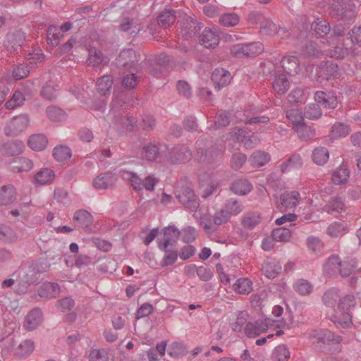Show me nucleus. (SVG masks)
<instances>
[{"label": "nucleus", "instance_id": "6e6552de", "mask_svg": "<svg viewBox=\"0 0 361 361\" xmlns=\"http://www.w3.org/2000/svg\"><path fill=\"white\" fill-rule=\"evenodd\" d=\"M178 23L180 24V33L183 37L185 39L192 38L195 36L201 29V23L197 22L190 16L183 14L180 16Z\"/></svg>", "mask_w": 361, "mask_h": 361}, {"label": "nucleus", "instance_id": "cd10ccee", "mask_svg": "<svg viewBox=\"0 0 361 361\" xmlns=\"http://www.w3.org/2000/svg\"><path fill=\"white\" fill-rule=\"evenodd\" d=\"M341 296L340 290L335 288H330L324 293L322 298L323 302L326 307H331L335 310V307H338V303Z\"/></svg>", "mask_w": 361, "mask_h": 361}, {"label": "nucleus", "instance_id": "79ce46f5", "mask_svg": "<svg viewBox=\"0 0 361 361\" xmlns=\"http://www.w3.org/2000/svg\"><path fill=\"white\" fill-rule=\"evenodd\" d=\"M35 349V343L32 340H25L22 341L16 349V355L20 358H24L29 356Z\"/></svg>", "mask_w": 361, "mask_h": 361}, {"label": "nucleus", "instance_id": "f8f14e48", "mask_svg": "<svg viewBox=\"0 0 361 361\" xmlns=\"http://www.w3.org/2000/svg\"><path fill=\"white\" fill-rule=\"evenodd\" d=\"M314 100L326 109H335L339 102L336 94L330 90L317 91L314 93Z\"/></svg>", "mask_w": 361, "mask_h": 361}, {"label": "nucleus", "instance_id": "7c9ffc66", "mask_svg": "<svg viewBox=\"0 0 361 361\" xmlns=\"http://www.w3.org/2000/svg\"><path fill=\"white\" fill-rule=\"evenodd\" d=\"M222 208L231 218L233 216L240 214L243 211L244 206L241 201L235 198H229L225 202Z\"/></svg>", "mask_w": 361, "mask_h": 361}, {"label": "nucleus", "instance_id": "a19ab883", "mask_svg": "<svg viewBox=\"0 0 361 361\" xmlns=\"http://www.w3.org/2000/svg\"><path fill=\"white\" fill-rule=\"evenodd\" d=\"M293 288L299 295H309L313 290V286L310 282L304 279H299L293 283Z\"/></svg>", "mask_w": 361, "mask_h": 361}, {"label": "nucleus", "instance_id": "393cba45", "mask_svg": "<svg viewBox=\"0 0 361 361\" xmlns=\"http://www.w3.org/2000/svg\"><path fill=\"white\" fill-rule=\"evenodd\" d=\"M38 281L37 272L35 269L29 267L26 270H21L20 274L19 283L23 288L21 293H25L27 286L35 283Z\"/></svg>", "mask_w": 361, "mask_h": 361}, {"label": "nucleus", "instance_id": "e433bc0d", "mask_svg": "<svg viewBox=\"0 0 361 361\" xmlns=\"http://www.w3.org/2000/svg\"><path fill=\"white\" fill-rule=\"evenodd\" d=\"M347 232V224L345 222H333L326 229L327 234L332 238H339Z\"/></svg>", "mask_w": 361, "mask_h": 361}, {"label": "nucleus", "instance_id": "39448f33", "mask_svg": "<svg viewBox=\"0 0 361 361\" xmlns=\"http://www.w3.org/2000/svg\"><path fill=\"white\" fill-rule=\"evenodd\" d=\"M286 325L285 320H272L271 318H266L264 321L258 320L247 323L245 326V333L248 337H256L269 327L285 328Z\"/></svg>", "mask_w": 361, "mask_h": 361}, {"label": "nucleus", "instance_id": "603ef678", "mask_svg": "<svg viewBox=\"0 0 361 361\" xmlns=\"http://www.w3.org/2000/svg\"><path fill=\"white\" fill-rule=\"evenodd\" d=\"M287 119L291 123L292 128L295 130V127L299 124H302L304 122V116L302 112L298 109H292L288 110L286 114Z\"/></svg>", "mask_w": 361, "mask_h": 361}, {"label": "nucleus", "instance_id": "4be33fe9", "mask_svg": "<svg viewBox=\"0 0 361 361\" xmlns=\"http://www.w3.org/2000/svg\"><path fill=\"white\" fill-rule=\"evenodd\" d=\"M60 294V288L58 283L47 282L39 288L38 295L40 298L51 299L58 297Z\"/></svg>", "mask_w": 361, "mask_h": 361}, {"label": "nucleus", "instance_id": "a211bd4d", "mask_svg": "<svg viewBox=\"0 0 361 361\" xmlns=\"http://www.w3.org/2000/svg\"><path fill=\"white\" fill-rule=\"evenodd\" d=\"M190 149L185 145H178L173 148L170 152V159L173 163L188 161L192 158Z\"/></svg>", "mask_w": 361, "mask_h": 361}, {"label": "nucleus", "instance_id": "bf43d9fd", "mask_svg": "<svg viewBox=\"0 0 361 361\" xmlns=\"http://www.w3.org/2000/svg\"><path fill=\"white\" fill-rule=\"evenodd\" d=\"M290 357V352L285 345H280L275 348L272 358L274 361H288Z\"/></svg>", "mask_w": 361, "mask_h": 361}, {"label": "nucleus", "instance_id": "9b49d317", "mask_svg": "<svg viewBox=\"0 0 361 361\" xmlns=\"http://www.w3.org/2000/svg\"><path fill=\"white\" fill-rule=\"evenodd\" d=\"M140 54L132 49L123 50L116 59L118 67L123 68L126 70L134 68L140 60Z\"/></svg>", "mask_w": 361, "mask_h": 361}, {"label": "nucleus", "instance_id": "f03ea898", "mask_svg": "<svg viewBox=\"0 0 361 361\" xmlns=\"http://www.w3.org/2000/svg\"><path fill=\"white\" fill-rule=\"evenodd\" d=\"M175 195L185 209L191 212H195L198 209L199 200L190 183L183 181L178 183Z\"/></svg>", "mask_w": 361, "mask_h": 361}, {"label": "nucleus", "instance_id": "09e8293b", "mask_svg": "<svg viewBox=\"0 0 361 361\" xmlns=\"http://www.w3.org/2000/svg\"><path fill=\"white\" fill-rule=\"evenodd\" d=\"M270 160V156L268 153L262 151H257L252 153L250 158L252 166L259 167L265 165Z\"/></svg>", "mask_w": 361, "mask_h": 361}, {"label": "nucleus", "instance_id": "0e129e2a", "mask_svg": "<svg viewBox=\"0 0 361 361\" xmlns=\"http://www.w3.org/2000/svg\"><path fill=\"white\" fill-rule=\"evenodd\" d=\"M188 269H191L192 270L195 269L197 276L203 281H207L210 280L213 276L212 271L209 268L207 267L201 266L197 267L195 264H192L188 267Z\"/></svg>", "mask_w": 361, "mask_h": 361}, {"label": "nucleus", "instance_id": "1a4fd4ad", "mask_svg": "<svg viewBox=\"0 0 361 361\" xmlns=\"http://www.w3.org/2000/svg\"><path fill=\"white\" fill-rule=\"evenodd\" d=\"M161 233L163 238L157 239V247L161 250H166L167 247L176 245L180 233L174 226H169L162 230Z\"/></svg>", "mask_w": 361, "mask_h": 361}, {"label": "nucleus", "instance_id": "052dcab7", "mask_svg": "<svg viewBox=\"0 0 361 361\" xmlns=\"http://www.w3.org/2000/svg\"><path fill=\"white\" fill-rule=\"evenodd\" d=\"M355 304L356 302L354 295L348 294L345 296H341L336 310L349 312L350 309L353 307Z\"/></svg>", "mask_w": 361, "mask_h": 361}, {"label": "nucleus", "instance_id": "6e6d98bb", "mask_svg": "<svg viewBox=\"0 0 361 361\" xmlns=\"http://www.w3.org/2000/svg\"><path fill=\"white\" fill-rule=\"evenodd\" d=\"M295 131L298 133L299 137L303 140H308L315 135L314 130L308 126L303 122L295 127Z\"/></svg>", "mask_w": 361, "mask_h": 361}, {"label": "nucleus", "instance_id": "c9c22d12", "mask_svg": "<svg viewBox=\"0 0 361 361\" xmlns=\"http://www.w3.org/2000/svg\"><path fill=\"white\" fill-rule=\"evenodd\" d=\"M350 177V171L344 165H341L332 173V181L336 185L345 184Z\"/></svg>", "mask_w": 361, "mask_h": 361}, {"label": "nucleus", "instance_id": "72a5a7b5", "mask_svg": "<svg viewBox=\"0 0 361 361\" xmlns=\"http://www.w3.org/2000/svg\"><path fill=\"white\" fill-rule=\"evenodd\" d=\"M345 208L343 200L341 197H334L325 205L324 209L331 214H336L343 212Z\"/></svg>", "mask_w": 361, "mask_h": 361}, {"label": "nucleus", "instance_id": "4d7b16f0", "mask_svg": "<svg viewBox=\"0 0 361 361\" xmlns=\"http://www.w3.org/2000/svg\"><path fill=\"white\" fill-rule=\"evenodd\" d=\"M291 236L290 229L286 227H279L275 228L271 232V237L277 242H287Z\"/></svg>", "mask_w": 361, "mask_h": 361}, {"label": "nucleus", "instance_id": "dca6fc26", "mask_svg": "<svg viewBox=\"0 0 361 361\" xmlns=\"http://www.w3.org/2000/svg\"><path fill=\"white\" fill-rule=\"evenodd\" d=\"M24 39L25 35L23 32L16 30L13 32H8L6 35L4 44L8 51L16 52L18 51V49L21 48Z\"/></svg>", "mask_w": 361, "mask_h": 361}, {"label": "nucleus", "instance_id": "69168bd1", "mask_svg": "<svg viewBox=\"0 0 361 361\" xmlns=\"http://www.w3.org/2000/svg\"><path fill=\"white\" fill-rule=\"evenodd\" d=\"M165 252L164 256L161 260V265L162 267H168L173 264L178 258V252L175 250H171L169 247H167L166 250H162Z\"/></svg>", "mask_w": 361, "mask_h": 361}, {"label": "nucleus", "instance_id": "412c9836", "mask_svg": "<svg viewBox=\"0 0 361 361\" xmlns=\"http://www.w3.org/2000/svg\"><path fill=\"white\" fill-rule=\"evenodd\" d=\"M42 322V312L40 309L35 308L26 316L24 326L28 331H32L39 326Z\"/></svg>", "mask_w": 361, "mask_h": 361}, {"label": "nucleus", "instance_id": "37998d69", "mask_svg": "<svg viewBox=\"0 0 361 361\" xmlns=\"http://www.w3.org/2000/svg\"><path fill=\"white\" fill-rule=\"evenodd\" d=\"M113 83L111 75H105L99 78L97 82V91L102 95L110 93V90Z\"/></svg>", "mask_w": 361, "mask_h": 361}, {"label": "nucleus", "instance_id": "ddd939ff", "mask_svg": "<svg viewBox=\"0 0 361 361\" xmlns=\"http://www.w3.org/2000/svg\"><path fill=\"white\" fill-rule=\"evenodd\" d=\"M338 72V66L336 63L327 61H323L316 70L317 80L322 82L324 80H328L334 77Z\"/></svg>", "mask_w": 361, "mask_h": 361}, {"label": "nucleus", "instance_id": "774afa93", "mask_svg": "<svg viewBox=\"0 0 361 361\" xmlns=\"http://www.w3.org/2000/svg\"><path fill=\"white\" fill-rule=\"evenodd\" d=\"M89 361H108V353L104 349H93L88 355Z\"/></svg>", "mask_w": 361, "mask_h": 361}, {"label": "nucleus", "instance_id": "8fccbe9b", "mask_svg": "<svg viewBox=\"0 0 361 361\" xmlns=\"http://www.w3.org/2000/svg\"><path fill=\"white\" fill-rule=\"evenodd\" d=\"M46 114L47 117L52 121L58 122L66 119V112L55 106H49L46 109Z\"/></svg>", "mask_w": 361, "mask_h": 361}, {"label": "nucleus", "instance_id": "ea45409f", "mask_svg": "<svg viewBox=\"0 0 361 361\" xmlns=\"http://www.w3.org/2000/svg\"><path fill=\"white\" fill-rule=\"evenodd\" d=\"M159 154V147L152 143H148L143 146L142 150V158L148 161H154Z\"/></svg>", "mask_w": 361, "mask_h": 361}, {"label": "nucleus", "instance_id": "a18cd8bd", "mask_svg": "<svg viewBox=\"0 0 361 361\" xmlns=\"http://www.w3.org/2000/svg\"><path fill=\"white\" fill-rule=\"evenodd\" d=\"M62 37L59 28L56 25L49 26L47 31V43L53 47L57 46Z\"/></svg>", "mask_w": 361, "mask_h": 361}, {"label": "nucleus", "instance_id": "58836bf2", "mask_svg": "<svg viewBox=\"0 0 361 361\" xmlns=\"http://www.w3.org/2000/svg\"><path fill=\"white\" fill-rule=\"evenodd\" d=\"M272 85L274 91L280 95L284 94L290 87L289 81L283 74L275 77Z\"/></svg>", "mask_w": 361, "mask_h": 361}, {"label": "nucleus", "instance_id": "c85d7f7f", "mask_svg": "<svg viewBox=\"0 0 361 361\" xmlns=\"http://www.w3.org/2000/svg\"><path fill=\"white\" fill-rule=\"evenodd\" d=\"M311 30L316 36L319 37H324L329 33L331 27L326 20L317 18L312 23Z\"/></svg>", "mask_w": 361, "mask_h": 361}, {"label": "nucleus", "instance_id": "2eb2a0df", "mask_svg": "<svg viewBox=\"0 0 361 361\" xmlns=\"http://www.w3.org/2000/svg\"><path fill=\"white\" fill-rule=\"evenodd\" d=\"M220 32L214 27H206L200 35V42L205 48L214 49L216 47L220 41Z\"/></svg>", "mask_w": 361, "mask_h": 361}, {"label": "nucleus", "instance_id": "423d86ee", "mask_svg": "<svg viewBox=\"0 0 361 361\" xmlns=\"http://www.w3.org/2000/svg\"><path fill=\"white\" fill-rule=\"evenodd\" d=\"M29 123L30 117L26 114L14 116L6 125L4 133L8 137L18 136L28 127Z\"/></svg>", "mask_w": 361, "mask_h": 361}, {"label": "nucleus", "instance_id": "a878e982", "mask_svg": "<svg viewBox=\"0 0 361 361\" xmlns=\"http://www.w3.org/2000/svg\"><path fill=\"white\" fill-rule=\"evenodd\" d=\"M284 71L290 75H295L300 71V64L297 56H286L281 61Z\"/></svg>", "mask_w": 361, "mask_h": 361}, {"label": "nucleus", "instance_id": "9d476101", "mask_svg": "<svg viewBox=\"0 0 361 361\" xmlns=\"http://www.w3.org/2000/svg\"><path fill=\"white\" fill-rule=\"evenodd\" d=\"M310 338L313 343H339L342 341V337L336 335L328 329L314 330L310 334Z\"/></svg>", "mask_w": 361, "mask_h": 361}, {"label": "nucleus", "instance_id": "20e7f679", "mask_svg": "<svg viewBox=\"0 0 361 361\" xmlns=\"http://www.w3.org/2000/svg\"><path fill=\"white\" fill-rule=\"evenodd\" d=\"M195 145L197 149L195 158L200 162L210 164L221 160L223 151L218 146H211L205 149L203 140H197Z\"/></svg>", "mask_w": 361, "mask_h": 361}, {"label": "nucleus", "instance_id": "5701e85b", "mask_svg": "<svg viewBox=\"0 0 361 361\" xmlns=\"http://www.w3.org/2000/svg\"><path fill=\"white\" fill-rule=\"evenodd\" d=\"M17 197L16 188L11 185H3L0 188V204L8 205L15 202Z\"/></svg>", "mask_w": 361, "mask_h": 361}, {"label": "nucleus", "instance_id": "de8ad7c7", "mask_svg": "<svg viewBox=\"0 0 361 361\" xmlns=\"http://www.w3.org/2000/svg\"><path fill=\"white\" fill-rule=\"evenodd\" d=\"M312 160L317 165H323L326 163L329 157L328 149L324 147L315 148L312 152Z\"/></svg>", "mask_w": 361, "mask_h": 361}, {"label": "nucleus", "instance_id": "5fc2aeb1", "mask_svg": "<svg viewBox=\"0 0 361 361\" xmlns=\"http://www.w3.org/2000/svg\"><path fill=\"white\" fill-rule=\"evenodd\" d=\"M240 22V17L235 13H226L220 16L219 23L224 27H234Z\"/></svg>", "mask_w": 361, "mask_h": 361}, {"label": "nucleus", "instance_id": "49530a36", "mask_svg": "<svg viewBox=\"0 0 361 361\" xmlns=\"http://www.w3.org/2000/svg\"><path fill=\"white\" fill-rule=\"evenodd\" d=\"M53 157L57 161H66L71 158V150L65 145L56 146L53 149Z\"/></svg>", "mask_w": 361, "mask_h": 361}, {"label": "nucleus", "instance_id": "e2e57ef3", "mask_svg": "<svg viewBox=\"0 0 361 361\" xmlns=\"http://www.w3.org/2000/svg\"><path fill=\"white\" fill-rule=\"evenodd\" d=\"M278 26L269 18H266L260 25L259 31L262 34L274 36L276 33Z\"/></svg>", "mask_w": 361, "mask_h": 361}, {"label": "nucleus", "instance_id": "7ed1b4c3", "mask_svg": "<svg viewBox=\"0 0 361 361\" xmlns=\"http://www.w3.org/2000/svg\"><path fill=\"white\" fill-rule=\"evenodd\" d=\"M329 14L338 20H350L355 16V5L349 0H334L329 8Z\"/></svg>", "mask_w": 361, "mask_h": 361}, {"label": "nucleus", "instance_id": "bb28decb", "mask_svg": "<svg viewBox=\"0 0 361 361\" xmlns=\"http://www.w3.org/2000/svg\"><path fill=\"white\" fill-rule=\"evenodd\" d=\"M280 200L283 207L292 209L299 204L301 197L298 191H286L281 195Z\"/></svg>", "mask_w": 361, "mask_h": 361}, {"label": "nucleus", "instance_id": "0eeeda50", "mask_svg": "<svg viewBox=\"0 0 361 361\" xmlns=\"http://www.w3.org/2000/svg\"><path fill=\"white\" fill-rule=\"evenodd\" d=\"M264 50L263 44L259 42L248 44H238L231 48V53L237 57H251L261 54Z\"/></svg>", "mask_w": 361, "mask_h": 361}, {"label": "nucleus", "instance_id": "13d9d810", "mask_svg": "<svg viewBox=\"0 0 361 361\" xmlns=\"http://www.w3.org/2000/svg\"><path fill=\"white\" fill-rule=\"evenodd\" d=\"M349 133V126L344 123H336L331 128V134L333 138L344 137H346Z\"/></svg>", "mask_w": 361, "mask_h": 361}, {"label": "nucleus", "instance_id": "4c0bfd02", "mask_svg": "<svg viewBox=\"0 0 361 361\" xmlns=\"http://www.w3.org/2000/svg\"><path fill=\"white\" fill-rule=\"evenodd\" d=\"M176 12L173 10H165L159 13L157 17L158 24L163 27L164 28H166L176 21Z\"/></svg>", "mask_w": 361, "mask_h": 361}, {"label": "nucleus", "instance_id": "338daca9", "mask_svg": "<svg viewBox=\"0 0 361 361\" xmlns=\"http://www.w3.org/2000/svg\"><path fill=\"white\" fill-rule=\"evenodd\" d=\"M231 217L221 207L220 209L216 211L212 216V221L214 224L219 226L224 225L230 221Z\"/></svg>", "mask_w": 361, "mask_h": 361}, {"label": "nucleus", "instance_id": "aec40b11", "mask_svg": "<svg viewBox=\"0 0 361 361\" xmlns=\"http://www.w3.org/2000/svg\"><path fill=\"white\" fill-rule=\"evenodd\" d=\"M24 147L25 145L22 141L14 140L4 143L1 148V152L8 157H14L22 154Z\"/></svg>", "mask_w": 361, "mask_h": 361}, {"label": "nucleus", "instance_id": "b1692460", "mask_svg": "<svg viewBox=\"0 0 361 361\" xmlns=\"http://www.w3.org/2000/svg\"><path fill=\"white\" fill-rule=\"evenodd\" d=\"M331 322L337 326L347 329L351 326L352 317L348 311L335 310V313L331 317Z\"/></svg>", "mask_w": 361, "mask_h": 361}, {"label": "nucleus", "instance_id": "f3484780", "mask_svg": "<svg viewBox=\"0 0 361 361\" xmlns=\"http://www.w3.org/2000/svg\"><path fill=\"white\" fill-rule=\"evenodd\" d=\"M211 78L215 88L219 90L231 82V75L229 71L220 68H216L213 71Z\"/></svg>", "mask_w": 361, "mask_h": 361}, {"label": "nucleus", "instance_id": "c756f323", "mask_svg": "<svg viewBox=\"0 0 361 361\" xmlns=\"http://www.w3.org/2000/svg\"><path fill=\"white\" fill-rule=\"evenodd\" d=\"M231 190L238 195H246L252 189V185L247 179H237L230 185Z\"/></svg>", "mask_w": 361, "mask_h": 361}, {"label": "nucleus", "instance_id": "2f4dec72", "mask_svg": "<svg viewBox=\"0 0 361 361\" xmlns=\"http://www.w3.org/2000/svg\"><path fill=\"white\" fill-rule=\"evenodd\" d=\"M73 220L76 226L87 228L93 221L92 214L85 209H80L74 213Z\"/></svg>", "mask_w": 361, "mask_h": 361}, {"label": "nucleus", "instance_id": "4468645a", "mask_svg": "<svg viewBox=\"0 0 361 361\" xmlns=\"http://www.w3.org/2000/svg\"><path fill=\"white\" fill-rule=\"evenodd\" d=\"M117 181L116 174L106 171L99 174L92 180V185L97 190H106L114 187Z\"/></svg>", "mask_w": 361, "mask_h": 361}, {"label": "nucleus", "instance_id": "680f3d73", "mask_svg": "<svg viewBox=\"0 0 361 361\" xmlns=\"http://www.w3.org/2000/svg\"><path fill=\"white\" fill-rule=\"evenodd\" d=\"M89 57L87 60V63L89 66H97L99 65L103 61L102 53L94 47H91L88 49Z\"/></svg>", "mask_w": 361, "mask_h": 361}, {"label": "nucleus", "instance_id": "f257e3e1", "mask_svg": "<svg viewBox=\"0 0 361 361\" xmlns=\"http://www.w3.org/2000/svg\"><path fill=\"white\" fill-rule=\"evenodd\" d=\"M121 178L130 183L135 190L140 191L145 189L147 191H153L154 186L159 183V179L154 174H149L142 178L137 173L121 170L119 171Z\"/></svg>", "mask_w": 361, "mask_h": 361}, {"label": "nucleus", "instance_id": "c03bdc74", "mask_svg": "<svg viewBox=\"0 0 361 361\" xmlns=\"http://www.w3.org/2000/svg\"><path fill=\"white\" fill-rule=\"evenodd\" d=\"M233 288L239 294L247 295L252 290V283L247 278H240L235 281Z\"/></svg>", "mask_w": 361, "mask_h": 361}, {"label": "nucleus", "instance_id": "f704fd0d", "mask_svg": "<svg viewBox=\"0 0 361 361\" xmlns=\"http://www.w3.org/2000/svg\"><path fill=\"white\" fill-rule=\"evenodd\" d=\"M261 219V216L258 212H247L242 218L241 224L245 229L251 230L260 223Z\"/></svg>", "mask_w": 361, "mask_h": 361}, {"label": "nucleus", "instance_id": "6ab92c4d", "mask_svg": "<svg viewBox=\"0 0 361 361\" xmlns=\"http://www.w3.org/2000/svg\"><path fill=\"white\" fill-rule=\"evenodd\" d=\"M281 271V266L275 259L268 258L262 264V271L269 279L276 278Z\"/></svg>", "mask_w": 361, "mask_h": 361}, {"label": "nucleus", "instance_id": "3c124183", "mask_svg": "<svg viewBox=\"0 0 361 361\" xmlns=\"http://www.w3.org/2000/svg\"><path fill=\"white\" fill-rule=\"evenodd\" d=\"M322 115V111L318 103L309 104L305 108L304 116L308 119L316 120Z\"/></svg>", "mask_w": 361, "mask_h": 361}, {"label": "nucleus", "instance_id": "864d4df0", "mask_svg": "<svg viewBox=\"0 0 361 361\" xmlns=\"http://www.w3.org/2000/svg\"><path fill=\"white\" fill-rule=\"evenodd\" d=\"M55 174L54 171L49 169L45 168L40 170L35 176L37 183L40 185H44L54 179Z\"/></svg>", "mask_w": 361, "mask_h": 361}, {"label": "nucleus", "instance_id": "473e14b6", "mask_svg": "<svg viewBox=\"0 0 361 361\" xmlns=\"http://www.w3.org/2000/svg\"><path fill=\"white\" fill-rule=\"evenodd\" d=\"M48 140L43 134H35L31 135L28 140V146L35 151H42L47 147Z\"/></svg>", "mask_w": 361, "mask_h": 361}]
</instances>
